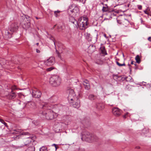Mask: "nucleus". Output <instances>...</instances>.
Masks as SVG:
<instances>
[{
	"label": "nucleus",
	"instance_id": "13d9d810",
	"mask_svg": "<svg viewBox=\"0 0 151 151\" xmlns=\"http://www.w3.org/2000/svg\"><path fill=\"white\" fill-rule=\"evenodd\" d=\"M131 64H134V61H132L131 62Z\"/></svg>",
	"mask_w": 151,
	"mask_h": 151
},
{
	"label": "nucleus",
	"instance_id": "37998d69",
	"mask_svg": "<svg viewBox=\"0 0 151 151\" xmlns=\"http://www.w3.org/2000/svg\"><path fill=\"white\" fill-rule=\"evenodd\" d=\"M117 21L118 23H119V24H121L122 23V22H121L120 20L117 19Z\"/></svg>",
	"mask_w": 151,
	"mask_h": 151
},
{
	"label": "nucleus",
	"instance_id": "f704fd0d",
	"mask_svg": "<svg viewBox=\"0 0 151 151\" xmlns=\"http://www.w3.org/2000/svg\"><path fill=\"white\" fill-rule=\"evenodd\" d=\"M54 69V68L52 67L49 68H47L46 69V70L47 71H50Z\"/></svg>",
	"mask_w": 151,
	"mask_h": 151
},
{
	"label": "nucleus",
	"instance_id": "2f4dec72",
	"mask_svg": "<svg viewBox=\"0 0 151 151\" xmlns=\"http://www.w3.org/2000/svg\"><path fill=\"white\" fill-rule=\"evenodd\" d=\"M28 104L29 105L30 104V105H31L32 106H35V103L34 102H29V103H28ZM30 107L31 108H33V107H32V106H30ZM34 108H35V107H34Z\"/></svg>",
	"mask_w": 151,
	"mask_h": 151
},
{
	"label": "nucleus",
	"instance_id": "79ce46f5",
	"mask_svg": "<svg viewBox=\"0 0 151 151\" xmlns=\"http://www.w3.org/2000/svg\"><path fill=\"white\" fill-rule=\"evenodd\" d=\"M56 53L57 54L58 57L60 58V53L59 52H58Z\"/></svg>",
	"mask_w": 151,
	"mask_h": 151
},
{
	"label": "nucleus",
	"instance_id": "bf43d9fd",
	"mask_svg": "<svg viewBox=\"0 0 151 151\" xmlns=\"http://www.w3.org/2000/svg\"><path fill=\"white\" fill-rule=\"evenodd\" d=\"M1 87H2V86H0V92L1 91V90H2Z\"/></svg>",
	"mask_w": 151,
	"mask_h": 151
},
{
	"label": "nucleus",
	"instance_id": "6ab92c4d",
	"mask_svg": "<svg viewBox=\"0 0 151 151\" xmlns=\"http://www.w3.org/2000/svg\"><path fill=\"white\" fill-rule=\"evenodd\" d=\"M135 60H136V62L138 63H139L141 61V58L139 55H136L135 58Z\"/></svg>",
	"mask_w": 151,
	"mask_h": 151
},
{
	"label": "nucleus",
	"instance_id": "b1692460",
	"mask_svg": "<svg viewBox=\"0 0 151 151\" xmlns=\"http://www.w3.org/2000/svg\"><path fill=\"white\" fill-rule=\"evenodd\" d=\"M84 86V88L86 90H89L90 88V85L89 83L88 84H84L83 85Z\"/></svg>",
	"mask_w": 151,
	"mask_h": 151
},
{
	"label": "nucleus",
	"instance_id": "412c9836",
	"mask_svg": "<svg viewBox=\"0 0 151 151\" xmlns=\"http://www.w3.org/2000/svg\"><path fill=\"white\" fill-rule=\"evenodd\" d=\"M96 98V96L92 94L89 95L88 96V99L91 100H94Z\"/></svg>",
	"mask_w": 151,
	"mask_h": 151
},
{
	"label": "nucleus",
	"instance_id": "a878e982",
	"mask_svg": "<svg viewBox=\"0 0 151 151\" xmlns=\"http://www.w3.org/2000/svg\"><path fill=\"white\" fill-rule=\"evenodd\" d=\"M22 134L24 135L27 136L26 137V138L29 137V136H31L30 135V134L28 132H23L22 133Z\"/></svg>",
	"mask_w": 151,
	"mask_h": 151
},
{
	"label": "nucleus",
	"instance_id": "5fc2aeb1",
	"mask_svg": "<svg viewBox=\"0 0 151 151\" xmlns=\"http://www.w3.org/2000/svg\"><path fill=\"white\" fill-rule=\"evenodd\" d=\"M128 78V77H125L124 78V80H126L127 81H128L127 80V79Z\"/></svg>",
	"mask_w": 151,
	"mask_h": 151
},
{
	"label": "nucleus",
	"instance_id": "39448f33",
	"mask_svg": "<svg viewBox=\"0 0 151 151\" xmlns=\"http://www.w3.org/2000/svg\"><path fill=\"white\" fill-rule=\"evenodd\" d=\"M68 13L72 16H75L79 13V9L78 7L74 4L70 5L68 9Z\"/></svg>",
	"mask_w": 151,
	"mask_h": 151
},
{
	"label": "nucleus",
	"instance_id": "1a4fd4ad",
	"mask_svg": "<svg viewBox=\"0 0 151 151\" xmlns=\"http://www.w3.org/2000/svg\"><path fill=\"white\" fill-rule=\"evenodd\" d=\"M42 93L40 91L37 89L32 90V96L35 98H40Z\"/></svg>",
	"mask_w": 151,
	"mask_h": 151
},
{
	"label": "nucleus",
	"instance_id": "ddd939ff",
	"mask_svg": "<svg viewBox=\"0 0 151 151\" xmlns=\"http://www.w3.org/2000/svg\"><path fill=\"white\" fill-rule=\"evenodd\" d=\"M116 12H114V9H110L106 13V15L108 16L109 18H112L113 16L116 15Z\"/></svg>",
	"mask_w": 151,
	"mask_h": 151
},
{
	"label": "nucleus",
	"instance_id": "72a5a7b5",
	"mask_svg": "<svg viewBox=\"0 0 151 151\" xmlns=\"http://www.w3.org/2000/svg\"><path fill=\"white\" fill-rule=\"evenodd\" d=\"M0 122L3 124L6 127H8L7 124L3 120L0 119Z\"/></svg>",
	"mask_w": 151,
	"mask_h": 151
},
{
	"label": "nucleus",
	"instance_id": "7ed1b4c3",
	"mask_svg": "<svg viewBox=\"0 0 151 151\" xmlns=\"http://www.w3.org/2000/svg\"><path fill=\"white\" fill-rule=\"evenodd\" d=\"M61 82V79L57 75H53L50 78L49 83L53 86H57L60 85Z\"/></svg>",
	"mask_w": 151,
	"mask_h": 151
},
{
	"label": "nucleus",
	"instance_id": "9d476101",
	"mask_svg": "<svg viewBox=\"0 0 151 151\" xmlns=\"http://www.w3.org/2000/svg\"><path fill=\"white\" fill-rule=\"evenodd\" d=\"M112 113L115 116H118L121 114L122 111L118 108L114 107L112 109Z\"/></svg>",
	"mask_w": 151,
	"mask_h": 151
},
{
	"label": "nucleus",
	"instance_id": "052dcab7",
	"mask_svg": "<svg viewBox=\"0 0 151 151\" xmlns=\"http://www.w3.org/2000/svg\"><path fill=\"white\" fill-rule=\"evenodd\" d=\"M128 65H129V68H130V69H131V68H130V66H131V65H130V64H128Z\"/></svg>",
	"mask_w": 151,
	"mask_h": 151
},
{
	"label": "nucleus",
	"instance_id": "a19ab883",
	"mask_svg": "<svg viewBox=\"0 0 151 151\" xmlns=\"http://www.w3.org/2000/svg\"><path fill=\"white\" fill-rule=\"evenodd\" d=\"M14 131L18 132H20V130L18 129H16L14 130Z\"/></svg>",
	"mask_w": 151,
	"mask_h": 151
},
{
	"label": "nucleus",
	"instance_id": "8fccbe9b",
	"mask_svg": "<svg viewBox=\"0 0 151 151\" xmlns=\"http://www.w3.org/2000/svg\"><path fill=\"white\" fill-rule=\"evenodd\" d=\"M55 150H56L57 149L59 148L58 147H57V145L55 147Z\"/></svg>",
	"mask_w": 151,
	"mask_h": 151
},
{
	"label": "nucleus",
	"instance_id": "423d86ee",
	"mask_svg": "<svg viewBox=\"0 0 151 151\" xmlns=\"http://www.w3.org/2000/svg\"><path fill=\"white\" fill-rule=\"evenodd\" d=\"M83 137L85 138L86 141L89 142L96 140V136L87 132H85L83 136Z\"/></svg>",
	"mask_w": 151,
	"mask_h": 151
},
{
	"label": "nucleus",
	"instance_id": "473e14b6",
	"mask_svg": "<svg viewBox=\"0 0 151 151\" xmlns=\"http://www.w3.org/2000/svg\"><path fill=\"white\" fill-rule=\"evenodd\" d=\"M60 12V11H55L54 12V14L56 17H57L59 16V14H58Z\"/></svg>",
	"mask_w": 151,
	"mask_h": 151
},
{
	"label": "nucleus",
	"instance_id": "5701e85b",
	"mask_svg": "<svg viewBox=\"0 0 151 151\" xmlns=\"http://www.w3.org/2000/svg\"><path fill=\"white\" fill-rule=\"evenodd\" d=\"M101 53L104 55H107V53L105 50V47H101Z\"/></svg>",
	"mask_w": 151,
	"mask_h": 151
},
{
	"label": "nucleus",
	"instance_id": "09e8293b",
	"mask_svg": "<svg viewBox=\"0 0 151 151\" xmlns=\"http://www.w3.org/2000/svg\"><path fill=\"white\" fill-rule=\"evenodd\" d=\"M57 145L55 144H53L52 145V146H54L55 147Z\"/></svg>",
	"mask_w": 151,
	"mask_h": 151
},
{
	"label": "nucleus",
	"instance_id": "9b49d317",
	"mask_svg": "<svg viewBox=\"0 0 151 151\" xmlns=\"http://www.w3.org/2000/svg\"><path fill=\"white\" fill-rule=\"evenodd\" d=\"M64 124L63 123L60 122H56L54 127L55 129H56V131H60L62 129V127Z\"/></svg>",
	"mask_w": 151,
	"mask_h": 151
},
{
	"label": "nucleus",
	"instance_id": "f3484780",
	"mask_svg": "<svg viewBox=\"0 0 151 151\" xmlns=\"http://www.w3.org/2000/svg\"><path fill=\"white\" fill-rule=\"evenodd\" d=\"M30 26V23L29 22H28L25 23H24L22 25L23 28L27 30V29L29 28Z\"/></svg>",
	"mask_w": 151,
	"mask_h": 151
},
{
	"label": "nucleus",
	"instance_id": "e2e57ef3",
	"mask_svg": "<svg viewBox=\"0 0 151 151\" xmlns=\"http://www.w3.org/2000/svg\"><path fill=\"white\" fill-rule=\"evenodd\" d=\"M39 44V43H37L36 44V45H38Z\"/></svg>",
	"mask_w": 151,
	"mask_h": 151
},
{
	"label": "nucleus",
	"instance_id": "680f3d73",
	"mask_svg": "<svg viewBox=\"0 0 151 151\" xmlns=\"http://www.w3.org/2000/svg\"><path fill=\"white\" fill-rule=\"evenodd\" d=\"M123 117L124 118H126V115H124L123 116Z\"/></svg>",
	"mask_w": 151,
	"mask_h": 151
},
{
	"label": "nucleus",
	"instance_id": "f8f14e48",
	"mask_svg": "<svg viewBox=\"0 0 151 151\" xmlns=\"http://www.w3.org/2000/svg\"><path fill=\"white\" fill-rule=\"evenodd\" d=\"M13 32H10V29L6 30L5 31L4 35L6 39H8L12 37V35Z\"/></svg>",
	"mask_w": 151,
	"mask_h": 151
},
{
	"label": "nucleus",
	"instance_id": "864d4df0",
	"mask_svg": "<svg viewBox=\"0 0 151 151\" xmlns=\"http://www.w3.org/2000/svg\"><path fill=\"white\" fill-rule=\"evenodd\" d=\"M35 18L37 19H41V18H40V17H35Z\"/></svg>",
	"mask_w": 151,
	"mask_h": 151
},
{
	"label": "nucleus",
	"instance_id": "aec40b11",
	"mask_svg": "<svg viewBox=\"0 0 151 151\" xmlns=\"http://www.w3.org/2000/svg\"><path fill=\"white\" fill-rule=\"evenodd\" d=\"M96 108L99 110H101L103 109L104 107L101 104H98L96 105Z\"/></svg>",
	"mask_w": 151,
	"mask_h": 151
},
{
	"label": "nucleus",
	"instance_id": "69168bd1",
	"mask_svg": "<svg viewBox=\"0 0 151 151\" xmlns=\"http://www.w3.org/2000/svg\"><path fill=\"white\" fill-rule=\"evenodd\" d=\"M107 19L105 18L104 19V20H106V19Z\"/></svg>",
	"mask_w": 151,
	"mask_h": 151
},
{
	"label": "nucleus",
	"instance_id": "6e6d98bb",
	"mask_svg": "<svg viewBox=\"0 0 151 151\" xmlns=\"http://www.w3.org/2000/svg\"><path fill=\"white\" fill-rule=\"evenodd\" d=\"M104 37H106V38H107V37H106V34H104Z\"/></svg>",
	"mask_w": 151,
	"mask_h": 151
},
{
	"label": "nucleus",
	"instance_id": "4d7b16f0",
	"mask_svg": "<svg viewBox=\"0 0 151 151\" xmlns=\"http://www.w3.org/2000/svg\"><path fill=\"white\" fill-rule=\"evenodd\" d=\"M56 26V25H55L53 26V27L51 28V29H53L54 28H55V27Z\"/></svg>",
	"mask_w": 151,
	"mask_h": 151
},
{
	"label": "nucleus",
	"instance_id": "4be33fe9",
	"mask_svg": "<svg viewBox=\"0 0 151 151\" xmlns=\"http://www.w3.org/2000/svg\"><path fill=\"white\" fill-rule=\"evenodd\" d=\"M133 87L132 86L128 84L126 86L125 89L128 91H131Z\"/></svg>",
	"mask_w": 151,
	"mask_h": 151
},
{
	"label": "nucleus",
	"instance_id": "dca6fc26",
	"mask_svg": "<svg viewBox=\"0 0 151 151\" xmlns=\"http://www.w3.org/2000/svg\"><path fill=\"white\" fill-rule=\"evenodd\" d=\"M32 137L31 136L26 138L24 140L25 143L24 145L27 146L28 144L30 143L32 140Z\"/></svg>",
	"mask_w": 151,
	"mask_h": 151
},
{
	"label": "nucleus",
	"instance_id": "4468645a",
	"mask_svg": "<svg viewBox=\"0 0 151 151\" xmlns=\"http://www.w3.org/2000/svg\"><path fill=\"white\" fill-rule=\"evenodd\" d=\"M11 92L8 94L7 98L9 99H14L16 97V95L15 93L13 91L12 89H10Z\"/></svg>",
	"mask_w": 151,
	"mask_h": 151
},
{
	"label": "nucleus",
	"instance_id": "2eb2a0df",
	"mask_svg": "<svg viewBox=\"0 0 151 151\" xmlns=\"http://www.w3.org/2000/svg\"><path fill=\"white\" fill-rule=\"evenodd\" d=\"M69 21L74 24V27H78V26L79 25L77 21L73 17H70V18Z\"/></svg>",
	"mask_w": 151,
	"mask_h": 151
},
{
	"label": "nucleus",
	"instance_id": "ea45409f",
	"mask_svg": "<svg viewBox=\"0 0 151 151\" xmlns=\"http://www.w3.org/2000/svg\"><path fill=\"white\" fill-rule=\"evenodd\" d=\"M137 7L139 10H141L142 9V6L141 5H138Z\"/></svg>",
	"mask_w": 151,
	"mask_h": 151
},
{
	"label": "nucleus",
	"instance_id": "bb28decb",
	"mask_svg": "<svg viewBox=\"0 0 151 151\" xmlns=\"http://www.w3.org/2000/svg\"><path fill=\"white\" fill-rule=\"evenodd\" d=\"M40 151H47V148L44 146H42L40 149Z\"/></svg>",
	"mask_w": 151,
	"mask_h": 151
},
{
	"label": "nucleus",
	"instance_id": "393cba45",
	"mask_svg": "<svg viewBox=\"0 0 151 151\" xmlns=\"http://www.w3.org/2000/svg\"><path fill=\"white\" fill-rule=\"evenodd\" d=\"M49 106V104H48L47 103H45L44 104L42 105V108L43 109H50V108H49L48 107V106Z\"/></svg>",
	"mask_w": 151,
	"mask_h": 151
},
{
	"label": "nucleus",
	"instance_id": "6e6552de",
	"mask_svg": "<svg viewBox=\"0 0 151 151\" xmlns=\"http://www.w3.org/2000/svg\"><path fill=\"white\" fill-rule=\"evenodd\" d=\"M45 64L47 66H51L54 64V58L51 57L44 61Z\"/></svg>",
	"mask_w": 151,
	"mask_h": 151
},
{
	"label": "nucleus",
	"instance_id": "58836bf2",
	"mask_svg": "<svg viewBox=\"0 0 151 151\" xmlns=\"http://www.w3.org/2000/svg\"><path fill=\"white\" fill-rule=\"evenodd\" d=\"M86 0H78V1H79L80 2H81L83 4H84L85 3Z\"/></svg>",
	"mask_w": 151,
	"mask_h": 151
},
{
	"label": "nucleus",
	"instance_id": "0e129e2a",
	"mask_svg": "<svg viewBox=\"0 0 151 151\" xmlns=\"http://www.w3.org/2000/svg\"><path fill=\"white\" fill-rule=\"evenodd\" d=\"M58 52V50H56V53L57 52Z\"/></svg>",
	"mask_w": 151,
	"mask_h": 151
},
{
	"label": "nucleus",
	"instance_id": "a18cd8bd",
	"mask_svg": "<svg viewBox=\"0 0 151 151\" xmlns=\"http://www.w3.org/2000/svg\"><path fill=\"white\" fill-rule=\"evenodd\" d=\"M134 64L136 66V68H135L136 69H139L138 68V66L136 65V63H134Z\"/></svg>",
	"mask_w": 151,
	"mask_h": 151
},
{
	"label": "nucleus",
	"instance_id": "0eeeda50",
	"mask_svg": "<svg viewBox=\"0 0 151 151\" xmlns=\"http://www.w3.org/2000/svg\"><path fill=\"white\" fill-rule=\"evenodd\" d=\"M19 28L18 24L17 23H12L10 27L9 28L10 32H16L18 30Z\"/></svg>",
	"mask_w": 151,
	"mask_h": 151
},
{
	"label": "nucleus",
	"instance_id": "f03ea898",
	"mask_svg": "<svg viewBox=\"0 0 151 151\" xmlns=\"http://www.w3.org/2000/svg\"><path fill=\"white\" fill-rule=\"evenodd\" d=\"M54 114L56 115V114L54 113L52 111L48 110L42 112V113L40 114V116L41 117L47 120L52 119L55 117V116L54 115Z\"/></svg>",
	"mask_w": 151,
	"mask_h": 151
},
{
	"label": "nucleus",
	"instance_id": "49530a36",
	"mask_svg": "<svg viewBox=\"0 0 151 151\" xmlns=\"http://www.w3.org/2000/svg\"><path fill=\"white\" fill-rule=\"evenodd\" d=\"M36 52L37 53H40V51L39 50H38L37 49H36Z\"/></svg>",
	"mask_w": 151,
	"mask_h": 151
},
{
	"label": "nucleus",
	"instance_id": "c9c22d12",
	"mask_svg": "<svg viewBox=\"0 0 151 151\" xmlns=\"http://www.w3.org/2000/svg\"><path fill=\"white\" fill-rule=\"evenodd\" d=\"M89 81L87 80H85L83 81V85L89 84Z\"/></svg>",
	"mask_w": 151,
	"mask_h": 151
},
{
	"label": "nucleus",
	"instance_id": "c85d7f7f",
	"mask_svg": "<svg viewBox=\"0 0 151 151\" xmlns=\"http://www.w3.org/2000/svg\"><path fill=\"white\" fill-rule=\"evenodd\" d=\"M96 63L99 65H102L103 63V62L101 60H98L96 61Z\"/></svg>",
	"mask_w": 151,
	"mask_h": 151
},
{
	"label": "nucleus",
	"instance_id": "c03bdc74",
	"mask_svg": "<svg viewBox=\"0 0 151 151\" xmlns=\"http://www.w3.org/2000/svg\"><path fill=\"white\" fill-rule=\"evenodd\" d=\"M124 22L127 23L128 24L129 22L128 21L127 19H125L124 20Z\"/></svg>",
	"mask_w": 151,
	"mask_h": 151
},
{
	"label": "nucleus",
	"instance_id": "de8ad7c7",
	"mask_svg": "<svg viewBox=\"0 0 151 151\" xmlns=\"http://www.w3.org/2000/svg\"><path fill=\"white\" fill-rule=\"evenodd\" d=\"M52 98L53 99H56V100L57 99V98L56 96H54L52 97Z\"/></svg>",
	"mask_w": 151,
	"mask_h": 151
},
{
	"label": "nucleus",
	"instance_id": "603ef678",
	"mask_svg": "<svg viewBox=\"0 0 151 151\" xmlns=\"http://www.w3.org/2000/svg\"><path fill=\"white\" fill-rule=\"evenodd\" d=\"M140 147L139 146H137L135 147V148L137 149H139L140 148Z\"/></svg>",
	"mask_w": 151,
	"mask_h": 151
},
{
	"label": "nucleus",
	"instance_id": "7c9ffc66",
	"mask_svg": "<svg viewBox=\"0 0 151 151\" xmlns=\"http://www.w3.org/2000/svg\"><path fill=\"white\" fill-rule=\"evenodd\" d=\"M116 63L119 66H125V64L124 63H123V64H120L119 62L116 61Z\"/></svg>",
	"mask_w": 151,
	"mask_h": 151
},
{
	"label": "nucleus",
	"instance_id": "f257e3e1",
	"mask_svg": "<svg viewBox=\"0 0 151 151\" xmlns=\"http://www.w3.org/2000/svg\"><path fill=\"white\" fill-rule=\"evenodd\" d=\"M82 94L79 93L77 97H76L74 91L70 89L69 91V94L68 97V100L71 105L73 107L78 108L80 106V103L78 98L81 97Z\"/></svg>",
	"mask_w": 151,
	"mask_h": 151
},
{
	"label": "nucleus",
	"instance_id": "a211bd4d",
	"mask_svg": "<svg viewBox=\"0 0 151 151\" xmlns=\"http://www.w3.org/2000/svg\"><path fill=\"white\" fill-rule=\"evenodd\" d=\"M110 9L108 8L107 5L105 4V6L103 7L102 10L103 12H107V13Z\"/></svg>",
	"mask_w": 151,
	"mask_h": 151
},
{
	"label": "nucleus",
	"instance_id": "cd10ccee",
	"mask_svg": "<svg viewBox=\"0 0 151 151\" xmlns=\"http://www.w3.org/2000/svg\"><path fill=\"white\" fill-rule=\"evenodd\" d=\"M35 147H29L25 151H35Z\"/></svg>",
	"mask_w": 151,
	"mask_h": 151
},
{
	"label": "nucleus",
	"instance_id": "3c124183",
	"mask_svg": "<svg viewBox=\"0 0 151 151\" xmlns=\"http://www.w3.org/2000/svg\"><path fill=\"white\" fill-rule=\"evenodd\" d=\"M150 38H151V37H149L148 38V40H149V41H151V40H150Z\"/></svg>",
	"mask_w": 151,
	"mask_h": 151
},
{
	"label": "nucleus",
	"instance_id": "20e7f679",
	"mask_svg": "<svg viewBox=\"0 0 151 151\" xmlns=\"http://www.w3.org/2000/svg\"><path fill=\"white\" fill-rule=\"evenodd\" d=\"M88 19L86 17H81L78 20V23L79 25L78 26V27H79L80 29H85L87 27V25L88 24Z\"/></svg>",
	"mask_w": 151,
	"mask_h": 151
},
{
	"label": "nucleus",
	"instance_id": "c756f323",
	"mask_svg": "<svg viewBox=\"0 0 151 151\" xmlns=\"http://www.w3.org/2000/svg\"><path fill=\"white\" fill-rule=\"evenodd\" d=\"M92 48H93V50H92V51H93V50L95 49V46H94L93 45H91L89 46V48H88L89 50H91V49Z\"/></svg>",
	"mask_w": 151,
	"mask_h": 151
},
{
	"label": "nucleus",
	"instance_id": "e433bc0d",
	"mask_svg": "<svg viewBox=\"0 0 151 151\" xmlns=\"http://www.w3.org/2000/svg\"><path fill=\"white\" fill-rule=\"evenodd\" d=\"M144 12L145 14H147L148 15L151 16V13L147 12L146 10H144Z\"/></svg>",
	"mask_w": 151,
	"mask_h": 151
},
{
	"label": "nucleus",
	"instance_id": "4c0bfd02",
	"mask_svg": "<svg viewBox=\"0 0 151 151\" xmlns=\"http://www.w3.org/2000/svg\"><path fill=\"white\" fill-rule=\"evenodd\" d=\"M50 39L51 40H52L53 41V42H54V44L55 45V39H54V37L51 36L50 37Z\"/></svg>",
	"mask_w": 151,
	"mask_h": 151
}]
</instances>
